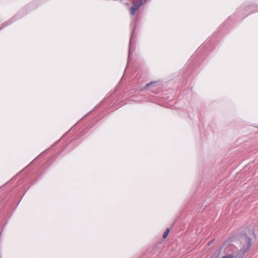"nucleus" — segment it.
<instances>
[{"mask_svg":"<svg viewBox=\"0 0 258 258\" xmlns=\"http://www.w3.org/2000/svg\"><path fill=\"white\" fill-rule=\"evenodd\" d=\"M241 243L243 244L241 250L243 252H245L251 246V239L249 237H245L242 239Z\"/></svg>","mask_w":258,"mask_h":258,"instance_id":"1","label":"nucleus"},{"mask_svg":"<svg viewBox=\"0 0 258 258\" xmlns=\"http://www.w3.org/2000/svg\"><path fill=\"white\" fill-rule=\"evenodd\" d=\"M143 4L142 0H139L133 3V6L130 8V13L131 15L135 14L136 12L139 10L141 6Z\"/></svg>","mask_w":258,"mask_h":258,"instance_id":"2","label":"nucleus"},{"mask_svg":"<svg viewBox=\"0 0 258 258\" xmlns=\"http://www.w3.org/2000/svg\"><path fill=\"white\" fill-rule=\"evenodd\" d=\"M169 229L168 228L166 230V231L164 232V233L163 234V238L165 239L167 237V236H168V235L169 234Z\"/></svg>","mask_w":258,"mask_h":258,"instance_id":"3","label":"nucleus"},{"mask_svg":"<svg viewBox=\"0 0 258 258\" xmlns=\"http://www.w3.org/2000/svg\"><path fill=\"white\" fill-rule=\"evenodd\" d=\"M154 82H152V83H148L146 85V87L147 88L149 86H150L151 84H153Z\"/></svg>","mask_w":258,"mask_h":258,"instance_id":"4","label":"nucleus"},{"mask_svg":"<svg viewBox=\"0 0 258 258\" xmlns=\"http://www.w3.org/2000/svg\"><path fill=\"white\" fill-rule=\"evenodd\" d=\"M222 258H231L230 256H225L222 257Z\"/></svg>","mask_w":258,"mask_h":258,"instance_id":"5","label":"nucleus"},{"mask_svg":"<svg viewBox=\"0 0 258 258\" xmlns=\"http://www.w3.org/2000/svg\"><path fill=\"white\" fill-rule=\"evenodd\" d=\"M143 1V0H142V2Z\"/></svg>","mask_w":258,"mask_h":258,"instance_id":"6","label":"nucleus"}]
</instances>
